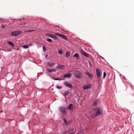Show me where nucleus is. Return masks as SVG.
<instances>
[{
	"instance_id": "1",
	"label": "nucleus",
	"mask_w": 134,
	"mask_h": 134,
	"mask_svg": "<svg viewBox=\"0 0 134 134\" xmlns=\"http://www.w3.org/2000/svg\"><path fill=\"white\" fill-rule=\"evenodd\" d=\"M94 110L96 111V112L91 116L92 117L94 118L97 116L99 115L102 114L101 110L99 108H95L94 109Z\"/></svg>"
},
{
	"instance_id": "2",
	"label": "nucleus",
	"mask_w": 134,
	"mask_h": 134,
	"mask_svg": "<svg viewBox=\"0 0 134 134\" xmlns=\"http://www.w3.org/2000/svg\"><path fill=\"white\" fill-rule=\"evenodd\" d=\"M74 75L76 78L79 79L81 77V74L79 71L76 70L74 71Z\"/></svg>"
},
{
	"instance_id": "3",
	"label": "nucleus",
	"mask_w": 134,
	"mask_h": 134,
	"mask_svg": "<svg viewBox=\"0 0 134 134\" xmlns=\"http://www.w3.org/2000/svg\"><path fill=\"white\" fill-rule=\"evenodd\" d=\"M21 31L20 30H18L13 31L11 32V35L12 36H16L20 34Z\"/></svg>"
},
{
	"instance_id": "4",
	"label": "nucleus",
	"mask_w": 134,
	"mask_h": 134,
	"mask_svg": "<svg viewBox=\"0 0 134 134\" xmlns=\"http://www.w3.org/2000/svg\"><path fill=\"white\" fill-rule=\"evenodd\" d=\"M59 110L63 115H65L66 113V108L64 107H59Z\"/></svg>"
},
{
	"instance_id": "5",
	"label": "nucleus",
	"mask_w": 134,
	"mask_h": 134,
	"mask_svg": "<svg viewBox=\"0 0 134 134\" xmlns=\"http://www.w3.org/2000/svg\"><path fill=\"white\" fill-rule=\"evenodd\" d=\"M96 71L97 75V78H98L101 75V71L100 69H96Z\"/></svg>"
},
{
	"instance_id": "6",
	"label": "nucleus",
	"mask_w": 134,
	"mask_h": 134,
	"mask_svg": "<svg viewBox=\"0 0 134 134\" xmlns=\"http://www.w3.org/2000/svg\"><path fill=\"white\" fill-rule=\"evenodd\" d=\"M64 84L67 87L70 88L73 87V86L68 81H65L64 83Z\"/></svg>"
},
{
	"instance_id": "7",
	"label": "nucleus",
	"mask_w": 134,
	"mask_h": 134,
	"mask_svg": "<svg viewBox=\"0 0 134 134\" xmlns=\"http://www.w3.org/2000/svg\"><path fill=\"white\" fill-rule=\"evenodd\" d=\"M80 52L82 54L84 55L85 57H89L88 54L86 53L83 50H81L80 51Z\"/></svg>"
},
{
	"instance_id": "8",
	"label": "nucleus",
	"mask_w": 134,
	"mask_h": 134,
	"mask_svg": "<svg viewBox=\"0 0 134 134\" xmlns=\"http://www.w3.org/2000/svg\"><path fill=\"white\" fill-rule=\"evenodd\" d=\"M67 109L69 110L73 111L74 109L73 105L71 104H70L67 107Z\"/></svg>"
},
{
	"instance_id": "9",
	"label": "nucleus",
	"mask_w": 134,
	"mask_h": 134,
	"mask_svg": "<svg viewBox=\"0 0 134 134\" xmlns=\"http://www.w3.org/2000/svg\"><path fill=\"white\" fill-rule=\"evenodd\" d=\"M56 34L58 36L60 37L61 38H62L63 39H65V40H67V37L66 36L64 35H62L61 34Z\"/></svg>"
},
{
	"instance_id": "10",
	"label": "nucleus",
	"mask_w": 134,
	"mask_h": 134,
	"mask_svg": "<svg viewBox=\"0 0 134 134\" xmlns=\"http://www.w3.org/2000/svg\"><path fill=\"white\" fill-rule=\"evenodd\" d=\"M91 86V85L90 84H88V85H86L84 86L83 87V88L85 90L87 89H88L90 88Z\"/></svg>"
},
{
	"instance_id": "11",
	"label": "nucleus",
	"mask_w": 134,
	"mask_h": 134,
	"mask_svg": "<svg viewBox=\"0 0 134 134\" xmlns=\"http://www.w3.org/2000/svg\"><path fill=\"white\" fill-rule=\"evenodd\" d=\"M71 74L68 73L65 75H64L63 77L65 78L67 77L69 78L71 77Z\"/></svg>"
},
{
	"instance_id": "12",
	"label": "nucleus",
	"mask_w": 134,
	"mask_h": 134,
	"mask_svg": "<svg viewBox=\"0 0 134 134\" xmlns=\"http://www.w3.org/2000/svg\"><path fill=\"white\" fill-rule=\"evenodd\" d=\"M47 36H49L51 37H52V38H56V36L54 35L47 33Z\"/></svg>"
},
{
	"instance_id": "13",
	"label": "nucleus",
	"mask_w": 134,
	"mask_h": 134,
	"mask_svg": "<svg viewBox=\"0 0 134 134\" xmlns=\"http://www.w3.org/2000/svg\"><path fill=\"white\" fill-rule=\"evenodd\" d=\"M57 68L58 69H63L64 68V66L63 65L59 64L57 66Z\"/></svg>"
},
{
	"instance_id": "14",
	"label": "nucleus",
	"mask_w": 134,
	"mask_h": 134,
	"mask_svg": "<svg viewBox=\"0 0 134 134\" xmlns=\"http://www.w3.org/2000/svg\"><path fill=\"white\" fill-rule=\"evenodd\" d=\"M86 74L89 77H92L93 75L92 74L89 73L88 72L86 71Z\"/></svg>"
},
{
	"instance_id": "15",
	"label": "nucleus",
	"mask_w": 134,
	"mask_h": 134,
	"mask_svg": "<svg viewBox=\"0 0 134 134\" xmlns=\"http://www.w3.org/2000/svg\"><path fill=\"white\" fill-rule=\"evenodd\" d=\"M56 70V69H48L47 70L48 72H55Z\"/></svg>"
},
{
	"instance_id": "16",
	"label": "nucleus",
	"mask_w": 134,
	"mask_h": 134,
	"mask_svg": "<svg viewBox=\"0 0 134 134\" xmlns=\"http://www.w3.org/2000/svg\"><path fill=\"white\" fill-rule=\"evenodd\" d=\"M74 56L75 57H76L77 59H79L80 58L79 54L77 53L75 54L74 55Z\"/></svg>"
},
{
	"instance_id": "17",
	"label": "nucleus",
	"mask_w": 134,
	"mask_h": 134,
	"mask_svg": "<svg viewBox=\"0 0 134 134\" xmlns=\"http://www.w3.org/2000/svg\"><path fill=\"white\" fill-rule=\"evenodd\" d=\"M48 65L50 66H52L53 65H55V64L54 63H52L50 62H49L48 63Z\"/></svg>"
},
{
	"instance_id": "18",
	"label": "nucleus",
	"mask_w": 134,
	"mask_h": 134,
	"mask_svg": "<svg viewBox=\"0 0 134 134\" xmlns=\"http://www.w3.org/2000/svg\"><path fill=\"white\" fill-rule=\"evenodd\" d=\"M69 92L67 91H65L64 92V95L65 96H66L68 94H69Z\"/></svg>"
},
{
	"instance_id": "19",
	"label": "nucleus",
	"mask_w": 134,
	"mask_h": 134,
	"mask_svg": "<svg viewBox=\"0 0 134 134\" xmlns=\"http://www.w3.org/2000/svg\"><path fill=\"white\" fill-rule=\"evenodd\" d=\"M8 43L9 45L11 46H13L14 45L13 43L12 42L9 41L8 42Z\"/></svg>"
},
{
	"instance_id": "20",
	"label": "nucleus",
	"mask_w": 134,
	"mask_h": 134,
	"mask_svg": "<svg viewBox=\"0 0 134 134\" xmlns=\"http://www.w3.org/2000/svg\"><path fill=\"white\" fill-rule=\"evenodd\" d=\"M98 103V102L97 101H95L93 103V105L94 106H96L97 104Z\"/></svg>"
},
{
	"instance_id": "21",
	"label": "nucleus",
	"mask_w": 134,
	"mask_h": 134,
	"mask_svg": "<svg viewBox=\"0 0 134 134\" xmlns=\"http://www.w3.org/2000/svg\"><path fill=\"white\" fill-rule=\"evenodd\" d=\"M63 120H64V123H65V124L66 125H68V123L66 121V120L65 119H64Z\"/></svg>"
},
{
	"instance_id": "22",
	"label": "nucleus",
	"mask_w": 134,
	"mask_h": 134,
	"mask_svg": "<svg viewBox=\"0 0 134 134\" xmlns=\"http://www.w3.org/2000/svg\"><path fill=\"white\" fill-rule=\"evenodd\" d=\"M69 54H70V53H69V52H66V57H68L69 56Z\"/></svg>"
},
{
	"instance_id": "23",
	"label": "nucleus",
	"mask_w": 134,
	"mask_h": 134,
	"mask_svg": "<svg viewBox=\"0 0 134 134\" xmlns=\"http://www.w3.org/2000/svg\"><path fill=\"white\" fill-rule=\"evenodd\" d=\"M29 47V46L26 45H24L23 46V47L24 48H27Z\"/></svg>"
},
{
	"instance_id": "24",
	"label": "nucleus",
	"mask_w": 134,
	"mask_h": 134,
	"mask_svg": "<svg viewBox=\"0 0 134 134\" xmlns=\"http://www.w3.org/2000/svg\"><path fill=\"white\" fill-rule=\"evenodd\" d=\"M43 51L44 52H45L46 51V49L45 47H44V46H43Z\"/></svg>"
},
{
	"instance_id": "25",
	"label": "nucleus",
	"mask_w": 134,
	"mask_h": 134,
	"mask_svg": "<svg viewBox=\"0 0 134 134\" xmlns=\"http://www.w3.org/2000/svg\"><path fill=\"white\" fill-rule=\"evenodd\" d=\"M58 53L60 54H62V51L61 50H59L58 52Z\"/></svg>"
},
{
	"instance_id": "26",
	"label": "nucleus",
	"mask_w": 134,
	"mask_h": 134,
	"mask_svg": "<svg viewBox=\"0 0 134 134\" xmlns=\"http://www.w3.org/2000/svg\"><path fill=\"white\" fill-rule=\"evenodd\" d=\"M70 130L69 129L68 131H66L64 132V134H65L67 133L68 132H70Z\"/></svg>"
},
{
	"instance_id": "27",
	"label": "nucleus",
	"mask_w": 134,
	"mask_h": 134,
	"mask_svg": "<svg viewBox=\"0 0 134 134\" xmlns=\"http://www.w3.org/2000/svg\"><path fill=\"white\" fill-rule=\"evenodd\" d=\"M106 75V73H105V72H103V77L104 78L105 77Z\"/></svg>"
},
{
	"instance_id": "28",
	"label": "nucleus",
	"mask_w": 134,
	"mask_h": 134,
	"mask_svg": "<svg viewBox=\"0 0 134 134\" xmlns=\"http://www.w3.org/2000/svg\"><path fill=\"white\" fill-rule=\"evenodd\" d=\"M47 41L48 42H52L51 40L49 38L47 39Z\"/></svg>"
},
{
	"instance_id": "29",
	"label": "nucleus",
	"mask_w": 134,
	"mask_h": 134,
	"mask_svg": "<svg viewBox=\"0 0 134 134\" xmlns=\"http://www.w3.org/2000/svg\"><path fill=\"white\" fill-rule=\"evenodd\" d=\"M54 80H62V79H60L58 78H54Z\"/></svg>"
},
{
	"instance_id": "30",
	"label": "nucleus",
	"mask_w": 134,
	"mask_h": 134,
	"mask_svg": "<svg viewBox=\"0 0 134 134\" xmlns=\"http://www.w3.org/2000/svg\"><path fill=\"white\" fill-rule=\"evenodd\" d=\"M56 87L57 88L59 89H60L62 88V87H59V86H57Z\"/></svg>"
},
{
	"instance_id": "31",
	"label": "nucleus",
	"mask_w": 134,
	"mask_h": 134,
	"mask_svg": "<svg viewBox=\"0 0 134 134\" xmlns=\"http://www.w3.org/2000/svg\"><path fill=\"white\" fill-rule=\"evenodd\" d=\"M35 30H28L29 32H32L33 31H34Z\"/></svg>"
},
{
	"instance_id": "32",
	"label": "nucleus",
	"mask_w": 134,
	"mask_h": 134,
	"mask_svg": "<svg viewBox=\"0 0 134 134\" xmlns=\"http://www.w3.org/2000/svg\"><path fill=\"white\" fill-rule=\"evenodd\" d=\"M71 122V121H69L67 122L68 123V124H69Z\"/></svg>"
},
{
	"instance_id": "33",
	"label": "nucleus",
	"mask_w": 134,
	"mask_h": 134,
	"mask_svg": "<svg viewBox=\"0 0 134 134\" xmlns=\"http://www.w3.org/2000/svg\"><path fill=\"white\" fill-rule=\"evenodd\" d=\"M29 32L28 30H25L24 31V32Z\"/></svg>"
},
{
	"instance_id": "34",
	"label": "nucleus",
	"mask_w": 134,
	"mask_h": 134,
	"mask_svg": "<svg viewBox=\"0 0 134 134\" xmlns=\"http://www.w3.org/2000/svg\"><path fill=\"white\" fill-rule=\"evenodd\" d=\"M75 133V132H72L71 133H70V134H74Z\"/></svg>"
},
{
	"instance_id": "35",
	"label": "nucleus",
	"mask_w": 134,
	"mask_h": 134,
	"mask_svg": "<svg viewBox=\"0 0 134 134\" xmlns=\"http://www.w3.org/2000/svg\"><path fill=\"white\" fill-rule=\"evenodd\" d=\"M75 133V132H72L71 133H70V134H74Z\"/></svg>"
},
{
	"instance_id": "36",
	"label": "nucleus",
	"mask_w": 134,
	"mask_h": 134,
	"mask_svg": "<svg viewBox=\"0 0 134 134\" xmlns=\"http://www.w3.org/2000/svg\"><path fill=\"white\" fill-rule=\"evenodd\" d=\"M2 28L3 29L4 28V26L3 25H2Z\"/></svg>"
},
{
	"instance_id": "37",
	"label": "nucleus",
	"mask_w": 134,
	"mask_h": 134,
	"mask_svg": "<svg viewBox=\"0 0 134 134\" xmlns=\"http://www.w3.org/2000/svg\"><path fill=\"white\" fill-rule=\"evenodd\" d=\"M76 134H79V133H77Z\"/></svg>"
}]
</instances>
